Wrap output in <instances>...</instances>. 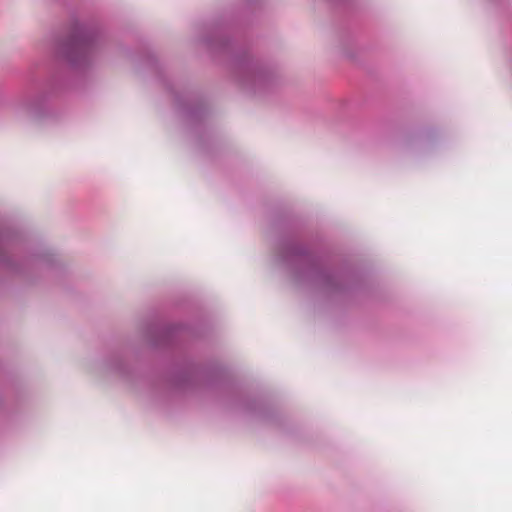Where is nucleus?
I'll return each instance as SVG.
<instances>
[{"instance_id": "1", "label": "nucleus", "mask_w": 512, "mask_h": 512, "mask_svg": "<svg viewBox=\"0 0 512 512\" xmlns=\"http://www.w3.org/2000/svg\"><path fill=\"white\" fill-rule=\"evenodd\" d=\"M95 29L84 24H75L67 41L60 47L61 56L74 68L85 66L95 49Z\"/></svg>"}, {"instance_id": "2", "label": "nucleus", "mask_w": 512, "mask_h": 512, "mask_svg": "<svg viewBox=\"0 0 512 512\" xmlns=\"http://www.w3.org/2000/svg\"><path fill=\"white\" fill-rule=\"evenodd\" d=\"M292 258H299L301 261L309 263L312 261L311 255L307 253L304 247L293 243L287 245L283 255L285 261H290Z\"/></svg>"}, {"instance_id": "3", "label": "nucleus", "mask_w": 512, "mask_h": 512, "mask_svg": "<svg viewBox=\"0 0 512 512\" xmlns=\"http://www.w3.org/2000/svg\"><path fill=\"white\" fill-rule=\"evenodd\" d=\"M40 106V100H31V99H24L20 103V108L29 112V113H37Z\"/></svg>"}, {"instance_id": "4", "label": "nucleus", "mask_w": 512, "mask_h": 512, "mask_svg": "<svg viewBox=\"0 0 512 512\" xmlns=\"http://www.w3.org/2000/svg\"><path fill=\"white\" fill-rule=\"evenodd\" d=\"M10 245V237L8 233L0 229V252L7 250Z\"/></svg>"}, {"instance_id": "5", "label": "nucleus", "mask_w": 512, "mask_h": 512, "mask_svg": "<svg viewBox=\"0 0 512 512\" xmlns=\"http://www.w3.org/2000/svg\"><path fill=\"white\" fill-rule=\"evenodd\" d=\"M319 277L321 278L322 282L330 285L332 284L331 276L326 273H320Z\"/></svg>"}]
</instances>
